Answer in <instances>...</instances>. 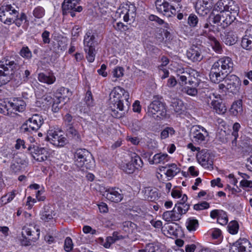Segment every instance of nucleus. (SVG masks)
Returning a JSON list of instances; mask_svg holds the SVG:
<instances>
[{"label":"nucleus","instance_id":"obj_1","mask_svg":"<svg viewBox=\"0 0 252 252\" xmlns=\"http://www.w3.org/2000/svg\"><path fill=\"white\" fill-rule=\"evenodd\" d=\"M109 108L111 115L115 118H121L126 112L130 105L128 101L129 94L120 87L113 88L109 94Z\"/></svg>","mask_w":252,"mask_h":252},{"label":"nucleus","instance_id":"obj_2","mask_svg":"<svg viewBox=\"0 0 252 252\" xmlns=\"http://www.w3.org/2000/svg\"><path fill=\"white\" fill-rule=\"evenodd\" d=\"M187 200V195H184L183 198L175 205L172 210L167 211L163 213L162 219L167 222L180 220L183 215L186 214L189 209V204L186 203Z\"/></svg>","mask_w":252,"mask_h":252},{"label":"nucleus","instance_id":"obj_3","mask_svg":"<svg viewBox=\"0 0 252 252\" xmlns=\"http://www.w3.org/2000/svg\"><path fill=\"white\" fill-rule=\"evenodd\" d=\"M237 13H233V11H225L220 13L213 17L210 18V22L212 25L215 26V30H220L219 27L221 29H224L230 25L236 19Z\"/></svg>","mask_w":252,"mask_h":252},{"label":"nucleus","instance_id":"obj_4","mask_svg":"<svg viewBox=\"0 0 252 252\" xmlns=\"http://www.w3.org/2000/svg\"><path fill=\"white\" fill-rule=\"evenodd\" d=\"M19 68L14 61L6 60L0 62V87L9 82Z\"/></svg>","mask_w":252,"mask_h":252},{"label":"nucleus","instance_id":"obj_5","mask_svg":"<svg viewBox=\"0 0 252 252\" xmlns=\"http://www.w3.org/2000/svg\"><path fill=\"white\" fill-rule=\"evenodd\" d=\"M71 95V92L68 89L62 87L58 90L55 98H52L51 97H46V99L50 102V104H52V110L53 112L56 113L58 112L61 108L60 104L62 101L65 103V100H68Z\"/></svg>","mask_w":252,"mask_h":252},{"label":"nucleus","instance_id":"obj_6","mask_svg":"<svg viewBox=\"0 0 252 252\" xmlns=\"http://www.w3.org/2000/svg\"><path fill=\"white\" fill-rule=\"evenodd\" d=\"M19 7L15 4H3L0 7V21L5 25H11L13 16L18 13Z\"/></svg>","mask_w":252,"mask_h":252},{"label":"nucleus","instance_id":"obj_7","mask_svg":"<svg viewBox=\"0 0 252 252\" xmlns=\"http://www.w3.org/2000/svg\"><path fill=\"white\" fill-rule=\"evenodd\" d=\"M45 139L57 147H63L67 142V139L63 134V131L55 129H50L47 131Z\"/></svg>","mask_w":252,"mask_h":252},{"label":"nucleus","instance_id":"obj_8","mask_svg":"<svg viewBox=\"0 0 252 252\" xmlns=\"http://www.w3.org/2000/svg\"><path fill=\"white\" fill-rule=\"evenodd\" d=\"M116 16L122 18L126 22L134 21L136 16V7L131 3L121 6L116 11Z\"/></svg>","mask_w":252,"mask_h":252},{"label":"nucleus","instance_id":"obj_9","mask_svg":"<svg viewBox=\"0 0 252 252\" xmlns=\"http://www.w3.org/2000/svg\"><path fill=\"white\" fill-rule=\"evenodd\" d=\"M100 192L108 200L115 203L120 202L124 197L122 190L118 188L103 187Z\"/></svg>","mask_w":252,"mask_h":252},{"label":"nucleus","instance_id":"obj_10","mask_svg":"<svg viewBox=\"0 0 252 252\" xmlns=\"http://www.w3.org/2000/svg\"><path fill=\"white\" fill-rule=\"evenodd\" d=\"M75 164L79 167H85L87 169L91 167L90 163L92 158L91 153L86 149H78L74 156Z\"/></svg>","mask_w":252,"mask_h":252},{"label":"nucleus","instance_id":"obj_11","mask_svg":"<svg viewBox=\"0 0 252 252\" xmlns=\"http://www.w3.org/2000/svg\"><path fill=\"white\" fill-rule=\"evenodd\" d=\"M148 113L154 118L165 117L166 115L165 103L158 99L153 100L148 106Z\"/></svg>","mask_w":252,"mask_h":252},{"label":"nucleus","instance_id":"obj_12","mask_svg":"<svg viewBox=\"0 0 252 252\" xmlns=\"http://www.w3.org/2000/svg\"><path fill=\"white\" fill-rule=\"evenodd\" d=\"M42 117L38 114H34L29 118L23 125L25 131H36L43 124Z\"/></svg>","mask_w":252,"mask_h":252},{"label":"nucleus","instance_id":"obj_13","mask_svg":"<svg viewBox=\"0 0 252 252\" xmlns=\"http://www.w3.org/2000/svg\"><path fill=\"white\" fill-rule=\"evenodd\" d=\"M198 163L203 168L208 169H213V160L211 154L206 149L199 151L196 155Z\"/></svg>","mask_w":252,"mask_h":252},{"label":"nucleus","instance_id":"obj_14","mask_svg":"<svg viewBox=\"0 0 252 252\" xmlns=\"http://www.w3.org/2000/svg\"><path fill=\"white\" fill-rule=\"evenodd\" d=\"M217 96L214 93H210L206 97V102L208 106L212 108L217 113L223 114L226 112V108L221 100H216Z\"/></svg>","mask_w":252,"mask_h":252},{"label":"nucleus","instance_id":"obj_15","mask_svg":"<svg viewBox=\"0 0 252 252\" xmlns=\"http://www.w3.org/2000/svg\"><path fill=\"white\" fill-rule=\"evenodd\" d=\"M203 35L208 36L213 49L218 53H221L222 48L220 43L215 37L209 34V32L215 31V26L207 23L203 25Z\"/></svg>","mask_w":252,"mask_h":252},{"label":"nucleus","instance_id":"obj_16","mask_svg":"<svg viewBox=\"0 0 252 252\" xmlns=\"http://www.w3.org/2000/svg\"><path fill=\"white\" fill-rule=\"evenodd\" d=\"M80 0H64L63 4V14L70 13L73 17L75 16V12L82 11L83 8L81 6H77Z\"/></svg>","mask_w":252,"mask_h":252},{"label":"nucleus","instance_id":"obj_17","mask_svg":"<svg viewBox=\"0 0 252 252\" xmlns=\"http://www.w3.org/2000/svg\"><path fill=\"white\" fill-rule=\"evenodd\" d=\"M190 135L192 141L200 144L205 141L206 137L208 136V132L203 126L197 125L192 127Z\"/></svg>","mask_w":252,"mask_h":252},{"label":"nucleus","instance_id":"obj_18","mask_svg":"<svg viewBox=\"0 0 252 252\" xmlns=\"http://www.w3.org/2000/svg\"><path fill=\"white\" fill-rule=\"evenodd\" d=\"M252 245L245 238H240L231 246L229 252H251Z\"/></svg>","mask_w":252,"mask_h":252},{"label":"nucleus","instance_id":"obj_19","mask_svg":"<svg viewBox=\"0 0 252 252\" xmlns=\"http://www.w3.org/2000/svg\"><path fill=\"white\" fill-rule=\"evenodd\" d=\"M226 84V90L233 94H236L240 89L241 82L240 78L235 75L227 76L224 79Z\"/></svg>","mask_w":252,"mask_h":252},{"label":"nucleus","instance_id":"obj_20","mask_svg":"<svg viewBox=\"0 0 252 252\" xmlns=\"http://www.w3.org/2000/svg\"><path fill=\"white\" fill-rule=\"evenodd\" d=\"M155 3L156 8L158 12L161 13L168 17L175 15L176 8L173 6L170 5L167 1L164 0L163 1L161 0H157Z\"/></svg>","mask_w":252,"mask_h":252},{"label":"nucleus","instance_id":"obj_21","mask_svg":"<svg viewBox=\"0 0 252 252\" xmlns=\"http://www.w3.org/2000/svg\"><path fill=\"white\" fill-rule=\"evenodd\" d=\"M213 64L215 67L220 68V70L225 74L232 71L234 66V63L231 58L227 56L220 58Z\"/></svg>","mask_w":252,"mask_h":252},{"label":"nucleus","instance_id":"obj_22","mask_svg":"<svg viewBox=\"0 0 252 252\" xmlns=\"http://www.w3.org/2000/svg\"><path fill=\"white\" fill-rule=\"evenodd\" d=\"M177 74L179 77L178 80L181 85H184L188 84L187 80L193 78L195 76H198V72L191 69H189L185 71L184 68H180L177 70Z\"/></svg>","mask_w":252,"mask_h":252},{"label":"nucleus","instance_id":"obj_23","mask_svg":"<svg viewBox=\"0 0 252 252\" xmlns=\"http://www.w3.org/2000/svg\"><path fill=\"white\" fill-rule=\"evenodd\" d=\"M216 9L220 13L225 11L237 13L238 11V8L234 5V1L230 0H220L216 3Z\"/></svg>","mask_w":252,"mask_h":252},{"label":"nucleus","instance_id":"obj_24","mask_svg":"<svg viewBox=\"0 0 252 252\" xmlns=\"http://www.w3.org/2000/svg\"><path fill=\"white\" fill-rule=\"evenodd\" d=\"M212 6V0H198L196 3V12L202 16H205L210 11Z\"/></svg>","mask_w":252,"mask_h":252},{"label":"nucleus","instance_id":"obj_25","mask_svg":"<svg viewBox=\"0 0 252 252\" xmlns=\"http://www.w3.org/2000/svg\"><path fill=\"white\" fill-rule=\"evenodd\" d=\"M19 8L18 13L14 16L15 18H12L11 22V25L14 24L17 27L22 26L24 29H27L29 26V21L28 16L24 12L19 13Z\"/></svg>","mask_w":252,"mask_h":252},{"label":"nucleus","instance_id":"obj_26","mask_svg":"<svg viewBox=\"0 0 252 252\" xmlns=\"http://www.w3.org/2000/svg\"><path fill=\"white\" fill-rule=\"evenodd\" d=\"M187 58L194 63L200 62L203 58L201 50L197 46H192L187 52Z\"/></svg>","mask_w":252,"mask_h":252},{"label":"nucleus","instance_id":"obj_27","mask_svg":"<svg viewBox=\"0 0 252 252\" xmlns=\"http://www.w3.org/2000/svg\"><path fill=\"white\" fill-rule=\"evenodd\" d=\"M159 170L164 172L168 180L172 179L180 171L175 163L168 164L165 166H161Z\"/></svg>","mask_w":252,"mask_h":252},{"label":"nucleus","instance_id":"obj_28","mask_svg":"<svg viewBox=\"0 0 252 252\" xmlns=\"http://www.w3.org/2000/svg\"><path fill=\"white\" fill-rule=\"evenodd\" d=\"M32 158L36 161L42 162L46 160L49 157V153L44 148L36 147L31 151Z\"/></svg>","mask_w":252,"mask_h":252},{"label":"nucleus","instance_id":"obj_29","mask_svg":"<svg viewBox=\"0 0 252 252\" xmlns=\"http://www.w3.org/2000/svg\"><path fill=\"white\" fill-rule=\"evenodd\" d=\"M9 106H11V113L14 112H22L26 108L25 102L20 98H13L10 101Z\"/></svg>","mask_w":252,"mask_h":252},{"label":"nucleus","instance_id":"obj_30","mask_svg":"<svg viewBox=\"0 0 252 252\" xmlns=\"http://www.w3.org/2000/svg\"><path fill=\"white\" fill-rule=\"evenodd\" d=\"M225 73L220 70V68L215 67L213 64L211 69L209 76L211 81L214 83H219L224 78Z\"/></svg>","mask_w":252,"mask_h":252},{"label":"nucleus","instance_id":"obj_31","mask_svg":"<svg viewBox=\"0 0 252 252\" xmlns=\"http://www.w3.org/2000/svg\"><path fill=\"white\" fill-rule=\"evenodd\" d=\"M121 229L126 237H129L131 235L135 234L137 232V225L130 221L124 222Z\"/></svg>","mask_w":252,"mask_h":252},{"label":"nucleus","instance_id":"obj_32","mask_svg":"<svg viewBox=\"0 0 252 252\" xmlns=\"http://www.w3.org/2000/svg\"><path fill=\"white\" fill-rule=\"evenodd\" d=\"M190 87H185L182 89V91L189 95L195 96L197 94V90L196 87L198 85L197 79L195 77L190 78L188 81Z\"/></svg>","mask_w":252,"mask_h":252},{"label":"nucleus","instance_id":"obj_33","mask_svg":"<svg viewBox=\"0 0 252 252\" xmlns=\"http://www.w3.org/2000/svg\"><path fill=\"white\" fill-rule=\"evenodd\" d=\"M38 80L41 83L51 85L53 84L56 81V78L52 72H49L47 73H39Z\"/></svg>","mask_w":252,"mask_h":252},{"label":"nucleus","instance_id":"obj_34","mask_svg":"<svg viewBox=\"0 0 252 252\" xmlns=\"http://www.w3.org/2000/svg\"><path fill=\"white\" fill-rule=\"evenodd\" d=\"M126 237L125 235H122L120 233L115 231L113 233L112 236H108L106 237V242L104 245V248L106 249H108L110 247L112 244L115 243L116 241L123 240L126 238Z\"/></svg>","mask_w":252,"mask_h":252},{"label":"nucleus","instance_id":"obj_35","mask_svg":"<svg viewBox=\"0 0 252 252\" xmlns=\"http://www.w3.org/2000/svg\"><path fill=\"white\" fill-rule=\"evenodd\" d=\"M142 192L144 194V199L150 201H154L158 198V192L151 187L145 188Z\"/></svg>","mask_w":252,"mask_h":252},{"label":"nucleus","instance_id":"obj_36","mask_svg":"<svg viewBox=\"0 0 252 252\" xmlns=\"http://www.w3.org/2000/svg\"><path fill=\"white\" fill-rule=\"evenodd\" d=\"M170 106L172 110L179 114L182 113L185 108L183 101L177 98H173L171 99Z\"/></svg>","mask_w":252,"mask_h":252},{"label":"nucleus","instance_id":"obj_37","mask_svg":"<svg viewBox=\"0 0 252 252\" xmlns=\"http://www.w3.org/2000/svg\"><path fill=\"white\" fill-rule=\"evenodd\" d=\"M94 35L92 30L88 31L84 38V48L94 47Z\"/></svg>","mask_w":252,"mask_h":252},{"label":"nucleus","instance_id":"obj_38","mask_svg":"<svg viewBox=\"0 0 252 252\" xmlns=\"http://www.w3.org/2000/svg\"><path fill=\"white\" fill-rule=\"evenodd\" d=\"M170 157L167 154L158 153L155 154L152 161H150L151 164H164L169 160Z\"/></svg>","mask_w":252,"mask_h":252},{"label":"nucleus","instance_id":"obj_39","mask_svg":"<svg viewBox=\"0 0 252 252\" xmlns=\"http://www.w3.org/2000/svg\"><path fill=\"white\" fill-rule=\"evenodd\" d=\"M66 136L70 138L75 140L76 141H80L81 139V134L72 126H68L66 131Z\"/></svg>","mask_w":252,"mask_h":252},{"label":"nucleus","instance_id":"obj_40","mask_svg":"<svg viewBox=\"0 0 252 252\" xmlns=\"http://www.w3.org/2000/svg\"><path fill=\"white\" fill-rule=\"evenodd\" d=\"M237 35L232 31L228 32L225 35L223 41L227 45H232L237 41Z\"/></svg>","mask_w":252,"mask_h":252},{"label":"nucleus","instance_id":"obj_41","mask_svg":"<svg viewBox=\"0 0 252 252\" xmlns=\"http://www.w3.org/2000/svg\"><path fill=\"white\" fill-rule=\"evenodd\" d=\"M186 225L189 231H194L198 227V221L193 218H189L186 220Z\"/></svg>","mask_w":252,"mask_h":252},{"label":"nucleus","instance_id":"obj_42","mask_svg":"<svg viewBox=\"0 0 252 252\" xmlns=\"http://www.w3.org/2000/svg\"><path fill=\"white\" fill-rule=\"evenodd\" d=\"M7 198L6 201H5V204H7L11 202L14 198H16V201L19 202L21 199V194L18 190H13L6 194Z\"/></svg>","mask_w":252,"mask_h":252},{"label":"nucleus","instance_id":"obj_43","mask_svg":"<svg viewBox=\"0 0 252 252\" xmlns=\"http://www.w3.org/2000/svg\"><path fill=\"white\" fill-rule=\"evenodd\" d=\"M242 111V103L240 100L234 102L230 108V112L234 116L241 113Z\"/></svg>","mask_w":252,"mask_h":252},{"label":"nucleus","instance_id":"obj_44","mask_svg":"<svg viewBox=\"0 0 252 252\" xmlns=\"http://www.w3.org/2000/svg\"><path fill=\"white\" fill-rule=\"evenodd\" d=\"M130 162L136 167L137 169L141 168L143 165V161L140 157L136 153L131 154Z\"/></svg>","mask_w":252,"mask_h":252},{"label":"nucleus","instance_id":"obj_45","mask_svg":"<svg viewBox=\"0 0 252 252\" xmlns=\"http://www.w3.org/2000/svg\"><path fill=\"white\" fill-rule=\"evenodd\" d=\"M10 101H3L0 103V112L5 115H9L11 113V106H9Z\"/></svg>","mask_w":252,"mask_h":252},{"label":"nucleus","instance_id":"obj_46","mask_svg":"<svg viewBox=\"0 0 252 252\" xmlns=\"http://www.w3.org/2000/svg\"><path fill=\"white\" fill-rule=\"evenodd\" d=\"M239 228L238 222L236 220L231 221L227 226L228 231L231 234H236Z\"/></svg>","mask_w":252,"mask_h":252},{"label":"nucleus","instance_id":"obj_47","mask_svg":"<svg viewBox=\"0 0 252 252\" xmlns=\"http://www.w3.org/2000/svg\"><path fill=\"white\" fill-rule=\"evenodd\" d=\"M175 133V130L173 127H166L160 132V137L161 139H165L169 136H172Z\"/></svg>","mask_w":252,"mask_h":252},{"label":"nucleus","instance_id":"obj_48","mask_svg":"<svg viewBox=\"0 0 252 252\" xmlns=\"http://www.w3.org/2000/svg\"><path fill=\"white\" fill-rule=\"evenodd\" d=\"M84 50L87 53L86 58L88 62L93 63L95 59V51L94 47L84 48Z\"/></svg>","mask_w":252,"mask_h":252},{"label":"nucleus","instance_id":"obj_49","mask_svg":"<svg viewBox=\"0 0 252 252\" xmlns=\"http://www.w3.org/2000/svg\"><path fill=\"white\" fill-rule=\"evenodd\" d=\"M45 11L43 7L38 6L34 8L32 11L33 16L37 19H41L44 17Z\"/></svg>","mask_w":252,"mask_h":252},{"label":"nucleus","instance_id":"obj_50","mask_svg":"<svg viewBox=\"0 0 252 252\" xmlns=\"http://www.w3.org/2000/svg\"><path fill=\"white\" fill-rule=\"evenodd\" d=\"M217 221L218 223L222 225L227 223L228 220L227 214L225 211L222 210H220L217 219Z\"/></svg>","mask_w":252,"mask_h":252},{"label":"nucleus","instance_id":"obj_51","mask_svg":"<svg viewBox=\"0 0 252 252\" xmlns=\"http://www.w3.org/2000/svg\"><path fill=\"white\" fill-rule=\"evenodd\" d=\"M242 47L246 50H252V39L244 36L241 41Z\"/></svg>","mask_w":252,"mask_h":252},{"label":"nucleus","instance_id":"obj_52","mask_svg":"<svg viewBox=\"0 0 252 252\" xmlns=\"http://www.w3.org/2000/svg\"><path fill=\"white\" fill-rule=\"evenodd\" d=\"M177 224L175 223H173L172 224L167 223V226H166V228L167 229L168 233L173 236L177 235Z\"/></svg>","mask_w":252,"mask_h":252},{"label":"nucleus","instance_id":"obj_53","mask_svg":"<svg viewBox=\"0 0 252 252\" xmlns=\"http://www.w3.org/2000/svg\"><path fill=\"white\" fill-rule=\"evenodd\" d=\"M209 203L206 201H202L193 205V209L196 211H201L209 208Z\"/></svg>","mask_w":252,"mask_h":252},{"label":"nucleus","instance_id":"obj_54","mask_svg":"<svg viewBox=\"0 0 252 252\" xmlns=\"http://www.w3.org/2000/svg\"><path fill=\"white\" fill-rule=\"evenodd\" d=\"M188 23L190 27H195L198 23V18L195 14H191L188 17Z\"/></svg>","mask_w":252,"mask_h":252},{"label":"nucleus","instance_id":"obj_55","mask_svg":"<svg viewBox=\"0 0 252 252\" xmlns=\"http://www.w3.org/2000/svg\"><path fill=\"white\" fill-rule=\"evenodd\" d=\"M73 248V243L72 239L67 237L65 238L64 243V249L67 252H71Z\"/></svg>","mask_w":252,"mask_h":252},{"label":"nucleus","instance_id":"obj_56","mask_svg":"<svg viewBox=\"0 0 252 252\" xmlns=\"http://www.w3.org/2000/svg\"><path fill=\"white\" fill-rule=\"evenodd\" d=\"M20 54L22 57L27 59H31L32 56V53L27 46L22 47L20 52Z\"/></svg>","mask_w":252,"mask_h":252},{"label":"nucleus","instance_id":"obj_57","mask_svg":"<svg viewBox=\"0 0 252 252\" xmlns=\"http://www.w3.org/2000/svg\"><path fill=\"white\" fill-rule=\"evenodd\" d=\"M213 239H220L221 237V231L219 228H213L208 232Z\"/></svg>","mask_w":252,"mask_h":252},{"label":"nucleus","instance_id":"obj_58","mask_svg":"<svg viewBox=\"0 0 252 252\" xmlns=\"http://www.w3.org/2000/svg\"><path fill=\"white\" fill-rule=\"evenodd\" d=\"M135 169L136 167L130 161L126 163L123 166V170L128 174L132 173Z\"/></svg>","mask_w":252,"mask_h":252},{"label":"nucleus","instance_id":"obj_59","mask_svg":"<svg viewBox=\"0 0 252 252\" xmlns=\"http://www.w3.org/2000/svg\"><path fill=\"white\" fill-rule=\"evenodd\" d=\"M145 252H157L158 251V247L154 243H149L146 245L144 249Z\"/></svg>","mask_w":252,"mask_h":252},{"label":"nucleus","instance_id":"obj_60","mask_svg":"<svg viewBox=\"0 0 252 252\" xmlns=\"http://www.w3.org/2000/svg\"><path fill=\"white\" fill-rule=\"evenodd\" d=\"M53 218L52 211H44L41 214V219L45 221H48Z\"/></svg>","mask_w":252,"mask_h":252},{"label":"nucleus","instance_id":"obj_61","mask_svg":"<svg viewBox=\"0 0 252 252\" xmlns=\"http://www.w3.org/2000/svg\"><path fill=\"white\" fill-rule=\"evenodd\" d=\"M83 232L85 234H91L92 235H97L99 233L95 229H93L89 225H85L82 228Z\"/></svg>","mask_w":252,"mask_h":252},{"label":"nucleus","instance_id":"obj_62","mask_svg":"<svg viewBox=\"0 0 252 252\" xmlns=\"http://www.w3.org/2000/svg\"><path fill=\"white\" fill-rule=\"evenodd\" d=\"M171 194L173 198L175 199L181 198V199L183 198V196H184V195H186V194H182V191L180 189H173L172 190Z\"/></svg>","mask_w":252,"mask_h":252},{"label":"nucleus","instance_id":"obj_63","mask_svg":"<svg viewBox=\"0 0 252 252\" xmlns=\"http://www.w3.org/2000/svg\"><path fill=\"white\" fill-rule=\"evenodd\" d=\"M240 187L246 189L247 188L252 189V181L243 179L240 182Z\"/></svg>","mask_w":252,"mask_h":252},{"label":"nucleus","instance_id":"obj_64","mask_svg":"<svg viewBox=\"0 0 252 252\" xmlns=\"http://www.w3.org/2000/svg\"><path fill=\"white\" fill-rule=\"evenodd\" d=\"M124 68L122 67H116L113 71V76L116 78L122 77L124 74Z\"/></svg>","mask_w":252,"mask_h":252}]
</instances>
